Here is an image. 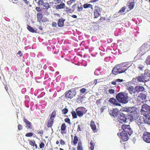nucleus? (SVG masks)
I'll list each match as a JSON object with an SVG mask.
<instances>
[{
  "label": "nucleus",
  "instance_id": "f257e3e1",
  "mask_svg": "<svg viewBox=\"0 0 150 150\" xmlns=\"http://www.w3.org/2000/svg\"><path fill=\"white\" fill-rule=\"evenodd\" d=\"M150 78V70H146L144 71V74L141 75L138 78V81H142V82L145 83L149 80Z\"/></svg>",
  "mask_w": 150,
  "mask_h": 150
},
{
  "label": "nucleus",
  "instance_id": "f03ea898",
  "mask_svg": "<svg viewBox=\"0 0 150 150\" xmlns=\"http://www.w3.org/2000/svg\"><path fill=\"white\" fill-rule=\"evenodd\" d=\"M109 113L111 115L114 117H116L120 113V116H119L117 119V122H119V124L122 123V115L120 113V111L117 108H114L112 110L110 111Z\"/></svg>",
  "mask_w": 150,
  "mask_h": 150
},
{
  "label": "nucleus",
  "instance_id": "7ed1b4c3",
  "mask_svg": "<svg viewBox=\"0 0 150 150\" xmlns=\"http://www.w3.org/2000/svg\"><path fill=\"white\" fill-rule=\"evenodd\" d=\"M142 114L144 116L149 114L150 112V106L146 104H143L141 110Z\"/></svg>",
  "mask_w": 150,
  "mask_h": 150
},
{
  "label": "nucleus",
  "instance_id": "20e7f679",
  "mask_svg": "<svg viewBox=\"0 0 150 150\" xmlns=\"http://www.w3.org/2000/svg\"><path fill=\"white\" fill-rule=\"evenodd\" d=\"M76 92L75 91L71 89L66 91L64 95L65 97L68 100L73 98L76 95Z\"/></svg>",
  "mask_w": 150,
  "mask_h": 150
},
{
  "label": "nucleus",
  "instance_id": "39448f33",
  "mask_svg": "<svg viewBox=\"0 0 150 150\" xmlns=\"http://www.w3.org/2000/svg\"><path fill=\"white\" fill-rule=\"evenodd\" d=\"M112 73L114 75H116L122 73V65L121 64H118L112 69Z\"/></svg>",
  "mask_w": 150,
  "mask_h": 150
},
{
  "label": "nucleus",
  "instance_id": "423d86ee",
  "mask_svg": "<svg viewBox=\"0 0 150 150\" xmlns=\"http://www.w3.org/2000/svg\"><path fill=\"white\" fill-rule=\"evenodd\" d=\"M87 111L86 109L84 107H79L76 110L77 115L79 117H82Z\"/></svg>",
  "mask_w": 150,
  "mask_h": 150
},
{
  "label": "nucleus",
  "instance_id": "0eeeda50",
  "mask_svg": "<svg viewBox=\"0 0 150 150\" xmlns=\"http://www.w3.org/2000/svg\"><path fill=\"white\" fill-rule=\"evenodd\" d=\"M122 132L124 133L128 134L130 136L132 133V131L131 130L130 126L129 125H126L125 124L122 125Z\"/></svg>",
  "mask_w": 150,
  "mask_h": 150
},
{
  "label": "nucleus",
  "instance_id": "6e6552de",
  "mask_svg": "<svg viewBox=\"0 0 150 150\" xmlns=\"http://www.w3.org/2000/svg\"><path fill=\"white\" fill-rule=\"evenodd\" d=\"M95 9L94 12V18H97L100 15L102 8L98 6H95L94 7Z\"/></svg>",
  "mask_w": 150,
  "mask_h": 150
},
{
  "label": "nucleus",
  "instance_id": "1a4fd4ad",
  "mask_svg": "<svg viewBox=\"0 0 150 150\" xmlns=\"http://www.w3.org/2000/svg\"><path fill=\"white\" fill-rule=\"evenodd\" d=\"M143 139L145 142L150 143V133L144 132L143 135Z\"/></svg>",
  "mask_w": 150,
  "mask_h": 150
},
{
  "label": "nucleus",
  "instance_id": "9d476101",
  "mask_svg": "<svg viewBox=\"0 0 150 150\" xmlns=\"http://www.w3.org/2000/svg\"><path fill=\"white\" fill-rule=\"evenodd\" d=\"M37 21L39 22H45L47 20V19L46 18H43V16L41 13H38L37 14Z\"/></svg>",
  "mask_w": 150,
  "mask_h": 150
},
{
  "label": "nucleus",
  "instance_id": "9b49d317",
  "mask_svg": "<svg viewBox=\"0 0 150 150\" xmlns=\"http://www.w3.org/2000/svg\"><path fill=\"white\" fill-rule=\"evenodd\" d=\"M109 102L113 105L119 106H121V105L118 102L116 99L113 98H110L109 100Z\"/></svg>",
  "mask_w": 150,
  "mask_h": 150
},
{
  "label": "nucleus",
  "instance_id": "f8f14e48",
  "mask_svg": "<svg viewBox=\"0 0 150 150\" xmlns=\"http://www.w3.org/2000/svg\"><path fill=\"white\" fill-rule=\"evenodd\" d=\"M129 117H131L132 118V119H133V118L132 117V116L130 115H125V114H124L123 113H122V121L125 122H126L127 120H131V119L130 118L129 119Z\"/></svg>",
  "mask_w": 150,
  "mask_h": 150
},
{
  "label": "nucleus",
  "instance_id": "ddd939ff",
  "mask_svg": "<svg viewBox=\"0 0 150 150\" xmlns=\"http://www.w3.org/2000/svg\"><path fill=\"white\" fill-rule=\"evenodd\" d=\"M122 111L126 112L128 113H132L134 112L135 110L134 111L132 108L131 107H122Z\"/></svg>",
  "mask_w": 150,
  "mask_h": 150
},
{
  "label": "nucleus",
  "instance_id": "4468645a",
  "mask_svg": "<svg viewBox=\"0 0 150 150\" xmlns=\"http://www.w3.org/2000/svg\"><path fill=\"white\" fill-rule=\"evenodd\" d=\"M127 94L122 92V103H126L128 101Z\"/></svg>",
  "mask_w": 150,
  "mask_h": 150
},
{
  "label": "nucleus",
  "instance_id": "2eb2a0df",
  "mask_svg": "<svg viewBox=\"0 0 150 150\" xmlns=\"http://www.w3.org/2000/svg\"><path fill=\"white\" fill-rule=\"evenodd\" d=\"M65 19L62 18L59 19L57 22L58 26L60 27H62L64 26V22Z\"/></svg>",
  "mask_w": 150,
  "mask_h": 150
},
{
  "label": "nucleus",
  "instance_id": "dca6fc26",
  "mask_svg": "<svg viewBox=\"0 0 150 150\" xmlns=\"http://www.w3.org/2000/svg\"><path fill=\"white\" fill-rule=\"evenodd\" d=\"M144 119L145 123L150 125V115L149 114L144 116Z\"/></svg>",
  "mask_w": 150,
  "mask_h": 150
},
{
  "label": "nucleus",
  "instance_id": "f3484780",
  "mask_svg": "<svg viewBox=\"0 0 150 150\" xmlns=\"http://www.w3.org/2000/svg\"><path fill=\"white\" fill-rule=\"evenodd\" d=\"M116 98L118 103H122V92H120L117 95Z\"/></svg>",
  "mask_w": 150,
  "mask_h": 150
},
{
  "label": "nucleus",
  "instance_id": "a211bd4d",
  "mask_svg": "<svg viewBox=\"0 0 150 150\" xmlns=\"http://www.w3.org/2000/svg\"><path fill=\"white\" fill-rule=\"evenodd\" d=\"M67 126L65 123H63L61 126V133L62 134L66 133V132L65 130H66Z\"/></svg>",
  "mask_w": 150,
  "mask_h": 150
},
{
  "label": "nucleus",
  "instance_id": "6ab92c4d",
  "mask_svg": "<svg viewBox=\"0 0 150 150\" xmlns=\"http://www.w3.org/2000/svg\"><path fill=\"white\" fill-rule=\"evenodd\" d=\"M146 94L143 93L140 94L138 96L137 99L139 101L140 100H142L145 99L146 98Z\"/></svg>",
  "mask_w": 150,
  "mask_h": 150
},
{
  "label": "nucleus",
  "instance_id": "aec40b11",
  "mask_svg": "<svg viewBox=\"0 0 150 150\" xmlns=\"http://www.w3.org/2000/svg\"><path fill=\"white\" fill-rule=\"evenodd\" d=\"M23 121L26 123V125L27 127L29 129H32V126L31 123L30 122L25 118L23 119Z\"/></svg>",
  "mask_w": 150,
  "mask_h": 150
},
{
  "label": "nucleus",
  "instance_id": "412c9836",
  "mask_svg": "<svg viewBox=\"0 0 150 150\" xmlns=\"http://www.w3.org/2000/svg\"><path fill=\"white\" fill-rule=\"evenodd\" d=\"M54 119H50L48 121L47 125L48 127H51L53 125L54 123Z\"/></svg>",
  "mask_w": 150,
  "mask_h": 150
},
{
  "label": "nucleus",
  "instance_id": "4be33fe9",
  "mask_svg": "<svg viewBox=\"0 0 150 150\" xmlns=\"http://www.w3.org/2000/svg\"><path fill=\"white\" fill-rule=\"evenodd\" d=\"M136 93L139 91H142L144 90V88L142 86H137L135 87Z\"/></svg>",
  "mask_w": 150,
  "mask_h": 150
},
{
  "label": "nucleus",
  "instance_id": "5701e85b",
  "mask_svg": "<svg viewBox=\"0 0 150 150\" xmlns=\"http://www.w3.org/2000/svg\"><path fill=\"white\" fill-rule=\"evenodd\" d=\"M127 89L131 94L136 93L135 87L134 88L133 86H130Z\"/></svg>",
  "mask_w": 150,
  "mask_h": 150
},
{
  "label": "nucleus",
  "instance_id": "b1692460",
  "mask_svg": "<svg viewBox=\"0 0 150 150\" xmlns=\"http://www.w3.org/2000/svg\"><path fill=\"white\" fill-rule=\"evenodd\" d=\"M129 134L122 132V141L126 142L129 139Z\"/></svg>",
  "mask_w": 150,
  "mask_h": 150
},
{
  "label": "nucleus",
  "instance_id": "393cba45",
  "mask_svg": "<svg viewBox=\"0 0 150 150\" xmlns=\"http://www.w3.org/2000/svg\"><path fill=\"white\" fill-rule=\"evenodd\" d=\"M90 126L93 131L96 130V126L94 122L92 120L91 122Z\"/></svg>",
  "mask_w": 150,
  "mask_h": 150
},
{
  "label": "nucleus",
  "instance_id": "a878e982",
  "mask_svg": "<svg viewBox=\"0 0 150 150\" xmlns=\"http://www.w3.org/2000/svg\"><path fill=\"white\" fill-rule=\"evenodd\" d=\"M65 6V4L64 3H61L60 4L57 5L56 6V9H59L64 8Z\"/></svg>",
  "mask_w": 150,
  "mask_h": 150
},
{
  "label": "nucleus",
  "instance_id": "bb28decb",
  "mask_svg": "<svg viewBox=\"0 0 150 150\" xmlns=\"http://www.w3.org/2000/svg\"><path fill=\"white\" fill-rule=\"evenodd\" d=\"M83 7L85 8H90L92 10L93 9V6L90 4H84Z\"/></svg>",
  "mask_w": 150,
  "mask_h": 150
},
{
  "label": "nucleus",
  "instance_id": "cd10ccee",
  "mask_svg": "<svg viewBox=\"0 0 150 150\" xmlns=\"http://www.w3.org/2000/svg\"><path fill=\"white\" fill-rule=\"evenodd\" d=\"M43 6V8L46 10L48 9L50 7V6L49 4L47 2H44Z\"/></svg>",
  "mask_w": 150,
  "mask_h": 150
},
{
  "label": "nucleus",
  "instance_id": "c85d7f7f",
  "mask_svg": "<svg viewBox=\"0 0 150 150\" xmlns=\"http://www.w3.org/2000/svg\"><path fill=\"white\" fill-rule=\"evenodd\" d=\"M27 29L30 32L33 33H36V31L34 30L33 28L29 25H28Z\"/></svg>",
  "mask_w": 150,
  "mask_h": 150
},
{
  "label": "nucleus",
  "instance_id": "c756f323",
  "mask_svg": "<svg viewBox=\"0 0 150 150\" xmlns=\"http://www.w3.org/2000/svg\"><path fill=\"white\" fill-rule=\"evenodd\" d=\"M82 143L81 142H79L77 147V150H83L82 148Z\"/></svg>",
  "mask_w": 150,
  "mask_h": 150
},
{
  "label": "nucleus",
  "instance_id": "7c9ffc66",
  "mask_svg": "<svg viewBox=\"0 0 150 150\" xmlns=\"http://www.w3.org/2000/svg\"><path fill=\"white\" fill-rule=\"evenodd\" d=\"M90 146L89 149L90 150H93L94 148L95 144L92 141H91L90 143Z\"/></svg>",
  "mask_w": 150,
  "mask_h": 150
},
{
  "label": "nucleus",
  "instance_id": "2f4dec72",
  "mask_svg": "<svg viewBox=\"0 0 150 150\" xmlns=\"http://www.w3.org/2000/svg\"><path fill=\"white\" fill-rule=\"evenodd\" d=\"M103 81V79H95L93 83L95 84H96L97 83H99Z\"/></svg>",
  "mask_w": 150,
  "mask_h": 150
},
{
  "label": "nucleus",
  "instance_id": "473e14b6",
  "mask_svg": "<svg viewBox=\"0 0 150 150\" xmlns=\"http://www.w3.org/2000/svg\"><path fill=\"white\" fill-rule=\"evenodd\" d=\"M44 3L43 0H39L37 2L38 5L39 6H43Z\"/></svg>",
  "mask_w": 150,
  "mask_h": 150
},
{
  "label": "nucleus",
  "instance_id": "72a5a7b5",
  "mask_svg": "<svg viewBox=\"0 0 150 150\" xmlns=\"http://www.w3.org/2000/svg\"><path fill=\"white\" fill-rule=\"evenodd\" d=\"M71 113L72 114L73 118H76L77 117V115L76 112L74 111H72L71 112Z\"/></svg>",
  "mask_w": 150,
  "mask_h": 150
},
{
  "label": "nucleus",
  "instance_id": "f704fd0d",
  "mask_svg": "<svg viewBox=\"0 0 150 150\" xmlns=\"http://www.w3.org/2000/svg\"><path fill=\"white\" fill-rule=\"evenodd\" d=\"M78 141V139L77 137L76 136H74L73 140V143L74 145L77 143Z\"/></svg>",
  "mask_w": 150,
  "mask_h": 150
},
{
  "label": "nucleus",
  "instance_id": "c9c22d12",
  "mask_svg": "<svg viewBox=\"0 0 150 150\" xmlns=\"http://www.w3.org/2000/svg\"><path fill=\"white\" fill-rule=\"evenodd\" d=\"M147 43H145L142 45L141 47V50H143L146 48V49H148L149 47V46L147 45Z\"/></svg>",
  "mask_w": 150,
  "mask_h": 150
},
{
  "label": "nucleus",
  "instance_id": "e433bc0d",
  "mask_svg": "<svg viewBox=\"0 0 150 150\" xmlns=\"http://www.w3.org/2000/svg\"><path fill=\"white\" fill-rule=\"evenodd\" d=\"M145 62L147 64H150V55L147 57Z\"/></svg>",
  "mask_w": 150,
  "mask_h": 150
},
{
  "label": "nucleus",
  "instance_id": "4c0bfd02",
  "mask_svg": "<svg viewBox=\"0 0 150 150\" xmlns=\"http://www.w3.org/2000/svg\"><path fill=\"white\" fill-rule=\"evenodd\" d=\"M56 115V112L54 111H53L51 115L50 116V119H54V118L55 117Z\"/></svg>",
  "mask_w": 150,
  "mask_h": 150
},
{
  "label": "nucleus",
  "instance_id": "58836bf2",
  "mask_svg": "<svg viewBox=\"0 0 150 150\" xmlns=\"http://www.w3.org/2000/svg\"><path fill=\"white\" fill-rule=\"evenodd\" d=\"M139 77H138L137 78H134L133 79H132V83H133V84H135V83L134 82H136V83H137L138 82H142V81H138L137 80V79H138V78Z\"/></svg>",
  "mask_w": 150,
  "mask_h": 150
},
{
  "label": "nucleus",
  "instance_id": "ea45409f",
  "mask_svg": "<svg viewBox=\"0 0 150 150\" xmlns=\"http://www.w3.org/2000/svg\"><path fill=\"white\" fill-rule=\"evenodd\" d=\"M62 111L63 114H66L68 112V110L67 108H64L62 110Z\"/></svg>",
  "mask_w": 150,
  "mask_h": 150
},
{
  "label": "nucleus",
  "instance_id": "a19ab883",
  "mask_svg": "<svg viewBox=\"0 0 150 150\" xmlns=\"http://www.w3.org/2000/svg\"><path fill=\"white\" fill-rule=\"evenodd\" d=\"M134 6V3L132 2H131L129 5V8L130 10L132 9Z\"/></svg>",
  "mask_w": 150,
  "mask_h": 150
},
{
  "label": "nucleus",
  "instance_id": "79ce46f5",
  "mask_svg": "<svg viewBox=\"0 0 150 150\" xmlns=\"http://www.w3.org/2000/svg\"><path fill=\"white\" fill-rule=\"evenodd\" d=\"M103 100V99H102V98L97 100L96 102V104L97 105H100L101 103V101H102Z\"/></svg>",
  "mask_w": 150,
  "mask_h": 150
},
{
  "label": "nucleus",
  "instance_id": "37998d69",
  "mask_svg": "<svg viewBox=\"0 0 150 150\" xmlns=\"http://www.w3.org/2000/svg\"><path fill=\"white\" fill-rule=\"evenodd\" d=\"M64 120L65 122L69 124H71L70 119L69 118H65Z\"/></svg>",
  "mask_w": 150,
  "mask_h": 150
},
{
  "label": "nucleus",
  "instance_id": "c03bdc74",
  "mask_svg": "<svg viewBox=\"0 0 150 150\" xmlns=\"http://www.w3.org/2000/svg\"><path fill=\"white\" fill-rule=\"evenodd\" d=\"M33 133L32 132H28L27 133L25 136L26 137H31L33 135Z\"/></svg>",
  "mask_w": 150,
  "mask_h": 150
},
{
  "label": "nucleus",
  "instance_id": "a18cd8bd",
  "mask_svg": "<svg viewBox=\"0 0 150 150\" xmlns=\"http://www.w3.org/2000/svg\"><path fill=\"white\" fill-rule=\"evenodd\" d=\"M35 9L38 12H41L42 9L40 7H36L35 8Z\"/></svg>",
  "mask_w": 150,
  "mask_h": 150
},
{
  "label": "nucleus",
  "instance_id": "49530a36",
  "mask_svg": "<svg viewBox=\"0 0 150 150\" xmlns=\"http://www.w3.org/2000/svg\"><path fill=\"white\" fill-rule=\"evenodd\" d=\"M83 9V8L82 6V5H81V7L78 6L77 7V11L78 12H80L82 11Z\"/></svg>",
  "mask_w": 150,
  "mask_h": 150
},
{
  "label": "nucleus",
  "instance_id": "de8ad7c7",
  "mask_svg": "<svg viewBox=\"0 0 150 150\" xmlns=\"http://www.w3.org/2000/svg\"><path fill=\"white\" fill-rule=\"evenodd\" d=\"M18 129L19 131H20L22 129L23 126L21 125L18 124Z\"/></svg>",
  "mask_w": 150,
  "mask_h": 150
},
{
  "label": "nucleus",
  "instance_id": "09e8293b",
  "mask_svg": "<svg viewBox=\"0 0 150 150\" xmlns=\"http://www.w3.org/2000/svg\"><path fill=\"white\" fill-rule=\"evenodd\" d=\"M45 144L43 142H41L39 146L40 149H42L44 147Z\"/></svg>",
  "mask_w": 150,
  "mask_h": 150
},
{
  "label": "nucleus",
  "instance_id": "8fccbe9b",
  "mask_svg": "<svg viewBox=\"0 0 150 150\" xmlns=\"http://www.w3.org/2000/svg\"><path fill=\"white\" fill-rule=\"evenodd\" d=\"M76 0H70L67 2V4L69 5L73 3Z\"/></svg>",
  "mask_w": 150,
  "mask_h": 150
},
{
  "label": "nucleus",
  "instance_id": "3c124183",
  "mask_svg": "<svg viewBox=\"0 0 150 150\" xmlns=\"http://www.w3.org/2000/svg\"><path fill=\"white\" fill-rule=\"evenodd\" d=\"M108 92L112 94L114 93L115 91L114 89H111L108 90Z\"/></svg>",
  "mask_w": 150,
  "mask_h": 150
},
{
  "label": "nucleus",
  "instance_id": "603ef678",
  "mask_svg": "<svg viewBox=\"0 0 150 150\" xmlns=\"http://www.w3.org/2000/svg\"><path fill=\"white\" fill-rule=\"evenodd\" d=\"M57 25V24L55 22H53L52 23V26L53 27H56Z\"/></svg>",
  "mask_w": 150,
  "mask_h": 150
},
{
  "label": "nucleus",
  "instance_id": "864d4df0",
  "mask_svg": "<svg viewBox=\"0 0 150 150\" xmlns=\"http://www.w3.org/2000/svg\"><path fill=\"white\" fill-rule=\"evenodd\" d=\"M35 141H32L29 142V144L31 146H34V145L35 144Z\"/></svg>",
  "mask_w": 150,
  "mask_h": 150
},
{
  "label": "nucleus",
  "instance_id": "5fc2aeb1",
  "mask_svg": "<svg viewBox=\"0 0 150 150\" xmlns=\"http://www.w3.org/2000/svg\"><path fill=\"white\" fill-rule=\"evenodd\" d=\"M80 92L82 93H83L86 91V89L85 88H82L80 90Z\"/></svg>",
  "mask_w": 150,
  "mask_h": 150
},
{
  "label": "nucleus",
  "instance_id": "6e6d98bb",
  "mask_svg": "<svg viewBox=\"0 0 150 150\" xmlns=\"http://www.w3.org/2000/svg\"><path fill=\"white\" fill-rule=\"evenodd\" d=\"M37 132L38 134L42 135L43 134L44 131L43 130H38Z\"/></svg>",
  "mask_w": 150,
  "mask_h": 150
},
{
  "label": "nucleus",
  "instance_id": "4d7b16f0",
  "mask_svg": "<svg viewBox=\"0 0 150 150\" xmlns=\"http://www.w3.org/2000/svg\"><path fill=\"white\" fill-rule=\"evenodd\" d=\"M81 125H78V127L77 129V132L81 131Z\"/></svg>",
  "mask_w": 150,
  "mask_h": 150
},
{
  "label": "nucleus",
  "instance_id": "13d9d810",
  "mask_svg": "<svg viewBox=\"0 0 150 150\" xmlns=\"http://www.w3.org/2000/svg\"><path fill=\"white\" fill-rule=\"evenodd\" d=\"M60 144L62 145H64L65 144V142L62 139H61L60 140Z\"/></svg>",
  "mask_w": 150,
  "mask_h": 150
},
{
  "label": "nucleus",
  "instance_id": "bf43d9fd",
  "mask_svg": "<svg viewBox=\"0 0 150 150\" xmlns=\"http://www.w3.org/2000/svg\"><path fill=\"white\" fill-rule=\"evenodd\" d=\"M17 54L19 55L20 57H21L23 55V54L20 51H19L17 53Z\"/></svg>",
  "mask_w": 150,
  "mask_h": 150
},
{
  "label": "nucleus",
  "instance_id": "052dcab7",
  "mask_svg": "<svg viewBox=\"0 0 150 150\" xmlns=\"http://www.w3.org/2000/svg\"><path fill=\"white\" fill-rule=\"evenodd\" d=\"M144 124V123H142V122H141V123H139L138 124V125H139V127H141V126H143V125Z\"/></svg>",
  "mask_w": 150,
  "mask_h": 150
},
{
  "label": "nucleus",
  "instance_id": "680f3d73",
  "mask_svg": "<svg viewBox=\"0 0 150 150\" xmlns=\"http://www.w3.org/2000/svg\"><path fill=\"white\" fill-rule=\"evenodd\" d=\"M117 135L120 137H120L122 138V132H118L117 133Z\"/></svg>",
  "mask_w": 150,
  "mask_h": 150
},
{
  "label": "nucleus",
  "instance_id": "e2e57ef3",
  "mask_svg": "<svg viewBox=\"0 0 150 150\" xmlns=\"http://www.w3.org/2000/svg\"><path fill=\"white\" fill-rule=\"evenodd\" d=\"M66 11L68 12H70L71 10V9L70 8H69L68 7H67L66 8Z\"/></svg>",
  "mask_w": 150,
  "mask_h": 150
},
{
  "label": "nucleus",
  "instance_id": "0e129e2a",
  "mask_svg": "<svg viewBox=\"0 0 150 150\" xmlns=\"http://www.w3.org/2000/svg\"><path fill=\"white\" fill-rule=\"evenodd\" d=\"M106 18L105 17H101L100 18V20L105 21Z\"/></svg>",
  "mask_w": 150,
  "mask_h": 150
},
{
  "label": "nucleus",
  "instance_id": "69168bd1",
  "mask_svg": "<svg viewBox=\"0 0 150 150\" xmlns=\"http://www.w3.org/2000/svg\"><path fill=\"white\" fill-rule=\"evenodd\" d=\"M55 1L57 4H59L62 2V1L61 0H56Z\"/></svg>",
  "mask_w": 150,
  "mask_h": 150
},
{
  "label": "nucleus",
  "instance_id": "338daca9",
  "mask_svg": "<svg viewBox=\"0 0 150 150\" xmlns=\"http://www.w3.org/2000/svg\"><path fill=\"white\" fill-rule=\"evenodd\" d=\"M115 81H116V82H121L122 81V79H117V80H115Z\"/></svg>",
  "mask_w": 150,
  "mask_h": 150
},
{
  "label": "nucleus",
  "instance_id": "774afa93",
  "mask_svg": "<svg viewBox=\"0 0 150 150\" xmlns=\"http://www.w3.org/2000/svg\"><path fill=\"white\" fill-rule=\"evenodd\" d=\"M104 109H105V108H103L102 107V108H100V111H101V113H102L103 112Z\"/></svg>",
  "mask_w": 150,
  "mask_h": 150
}]
</instances>
